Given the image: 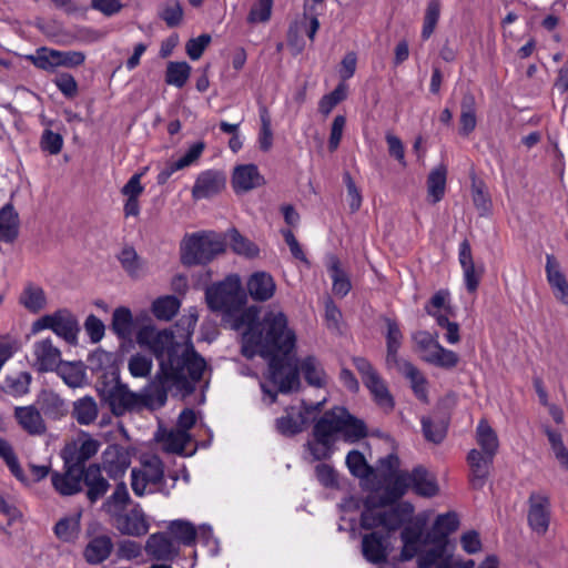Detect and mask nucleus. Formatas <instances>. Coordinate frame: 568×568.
I'll return each instance as SVG.
<instances>
[{
    "instance_id": "38",
    "label": "nucleus",
    "mask_w": 568,
    "mask_h": 568,
    "mask_svg": "<svg viewBox=\"0 0 568 568\" xmlns=\"http://www.w3.org/2000/svg\"><path fill=\"white\" fill-rule=\"evenodd\" d=\"M31 63L45 72H54L60 68V50L40 47L33 54L28 55Z\"/></svg>"
},
{
    "instance_id": "48",
    "label": "nucleus",
    "mask_w": 568,
    "mask_h": 568,
    "mask_svg": "<svg viewBox=\"0 0 568 568\" xmlns=\"http://www.w3.org/2000/svg\"><path fill=\"white\" fill-rule=\"evenodd\" d=\"M422 359L434 366L452 369L457 366L459 362L458 355L440 344L428 355H422Z\"/></svg>"
},
{
    "instance_id": "35",
    "label": "nucleus",
    "mask_w": 568,
    "mask_h": 568,
    "mask_svg": "<svg viewBox=\"0 0 568 568\" xmlns=\"http://www.w3.org/2000/svg\"><path fill=\"white\" fill-rule=\"evenodd\" d=\"M55 371L69 387H82L87 382L85 368L80 362H62Z\"/></svg>"
},
{
    "instance_id": "15",
    "label": "nucleus",
    "mask_w": 568,
    "mask_h": 568,
    "mask_svg": "<svg viewBox=\"0 0 568 568\" xmlns=\"http://www.w3.org/2000/svg\"><path fill=\"white\" fill-rule=\"evenodd\" d=\"M458 261L463 270V278L466 290L469 293L477 291L481 276L484 274V266H476L474 263L471 247L467 240L459 244Z\"/></svg>"
},
{
    "instance_id": "22",
    "label": "nucleus",
    "mask_w": 568,
    "mask_h": 568,
    "mask_svg": "<svg viewBox=\"0 0 568 568\" xmlns=\"http://www.w3.org/2000/svg\"><path fill=\"white\" fill-rule=\"evenodd\" d=\"M528 521L531 529L544 534L549 526V499L541 494H531Z\"/></svg>"
},
{
    "instance_id": "53",
    "label": "nucleus",
    "mask_w": 568,
    "mask_h": 568,
    "mask_svg": "<svg viewBox=\"0 0 568 568\" xmlns=\"http://www.w3.org/2000/svg\"><path fill=\"white\" fill-rule=\"evenodd\" d=\"M112 329L121 338H129L133 331L132 313L126 307H118L112 316Z\"/></svg>"
},
{
    "instance_id": "2",
    "label": "nucleus",
    "mask_w": 568,
    "mask_h": 568,
    "mask_svg": "<svg viewBox=\"0 0 568 568\" xmlns=\"http://www.w3.org/2000/svg\"><path fill=\"white\" fill-rule=\"evenodd\" d=\"M136 343L149 349L159 362L164 384L190 387L191 381H200L206 367L204 358L192 343L179 342L171 329L144 325L136 333Z\"/></svg>"
},
{
    "instance_id": "9",
    "label": "nucleus",
    "mask_w": 568,
    "mask_h": 568,
    "mask_svg": "<svg viewBox=\"0 0 568 568\" xmlns=\"http://www.w3.org/2000/svg\"><path fill=\"white\" fill-rule=\"evenodd\" d=\"M323 403L316 405H301L298 407H291L285 410V415L276 419V429L285 436H292L301 433L308 424L312 415L318 412Z\"/></svg>"
},
{
    "instance_id": "40",
    "label": "nucleus",
    "mask_w": 568,
    "mask_h": 568,
    "mask_svg": "<svg viewBox=\"0 0 568 568\" xmlns=\"http://www.w3.org/2000/svg\"><path fill=\"white\" fill-rule=\"evenodd\" d=\"M476 440L483 454L493 457L496 455L499 447L498 437L486 419L479 420L477 425Z\"/></svg>"
},
{
    "instance_id": "32",
    "label": "nucleus",
    "mask_w": 568,
    "mask_h": 568,
    "mask_svg": "<svg viewBox=\"0 0 568 568\" xmlns=\"http://www.w3.org/2000/svg\"><path fill=\"white\" fill-rule=\"evenodd\" d=\"M19 215L11 204L0 210V242L12 243L19 234Z\"/></svg>"
},
{
    "instance_id": "61",
    "label": "nucleus",
    "mask_w": 568,
    "mask_h": 568,
    "mask_svg": "<svg viewBox=\"0 0 568 568\" xmlns=\"http://www.w3.org/2000/svg\"><path fill=\"white\" fill-rule=\"evenodd\" d=\"M231 247L236 254L248 258L256 257L260 253L258 247L253 242L242 236L236 230H233L231 233Z\"/></svg>"
},
{
    "instance_id": "49",
    "label": "nucleus",
    "mask_w": 568,
    "mask_h": 568,
    "mask_svg": "<svg viewBox=\"0 0 568 568\" xmlns=\"http://www.w3.org/2000/svg\"><path fill=\"white\" fill-rule=\"evenodd\" d=\"M0 457L6 463L12 476L20 483L29 484L28 476L24 474L12 446L6 439L0 437Z\"/></svg>"
},
{
    "instance_id": "4",
    "label": "nucleus",
    "mask_w": 568,
    "mask_h": 568,
    "mask_svg": "<svg viewBox=\"0 0 568 568\" xmlns=\"http://www.w3.org/2000/svg\"><path fill=\"white\" fill-rule=\"evenodd\" d=\"M321 427L326 438L336 442L342 437L345 442L355 443L364 438L367 434L365 424L353 417L344 407H334L327 410L315 423L314 433Z\"/></svg>"
},
{
    "instance_id": "60",
    "label": "nucleus",
    "mask_w": 568,
    "mask_h": 568,
    "mask_svg": "<svg viewBox=\"0 0 568 568\" xmlns=\"http://www.w3.org/2000/svg\"><path fill=\"white\" fill-rule=\"evenodd\" d=\"M346 465L352 475L358 478H367L372 474L371 466L364 455L358 450H351L346 456Z\"/></svg>"
},
{
    "instance_id": "62",
    "label": "nucleus",
    "mask_w": 568,
    "mask_h": 568,
    "mask_svg": "<svg viewBox=\"0 0 568 568\" xmlns=\"http://www.w3.org/2000/svg\"><path fill=\"white\" fill-rule=\"evenodd\" d=\"M273 0H257L251 8L247 22L251 24L267 22L271 18Z\"/></svg>"
},
{
    "instance_id": "29",
    "label": "nucleus",
    "mask_w": 568,
    "mask_h": 568,
    "mask_svg": "<svg viewBox=\"0 0 568 568\" xmlns=\"http://www.w3.org/2000/svg\"><path fill=\"white\" fill-rule=\"evenodd\" d=\"M113 550V541L108 535L93 537L84 548L83 556L90 565H99L106 560Z\"/></svg>"
},
{
    "instance_id": "56",
    "label": "nucleus",
    "mask_w": 568,
    "mask_h": 568,
    "mask_svg": "<svg viewBox=\"0 0 568 568\" xmlns=\"http://www.w3.org/2000/svg\"><path fill=\"white\" fill-rule=\"evenodd\" d=\"M471 199L480 216H487L491 212V199L484 182H473Z\"/></svg>"
},
{
    "instance_id": "8",
    "label": "nucleus",
    "mask_w": 568,
    "mask_h": 568,
    "mask_svg": "<svg viewBox=\"0 0 568 568\" xmlns=\"http://www.w3.org/2000/svg\"><path fill=\"white\" fill-rule=\"evenodd\" d=\"M408 488L423 497H433L439 490L435 476L423 466H417L410 473H400L396 476L394 491L402 496Z\"/></svg>"
},
{
    "instance_id": "42",
    "label": "nucleus",
    "mask_w": 568,
    "mask_h": 568,
    "mask_svg": "<svg viewBox=\"0 0 568 568\" xmlns=\"http://www.w3.org/2000/svg\"><path fill=\"white\" fill-rule=\"evenodd\" d=\"M542 432L547 436L550 449L564 469H568V448L564 444L562 433L554 429L547 424L541 425Z\"/></svg>"
},
{
    "instance_id": "26",
    "label": "nucleus",
    "mask_w": 568,
    "mask_h": 568,
    "mask_svg": "<svg viewBox=\"0 0 568 568\" xmlns=\"http://www.w3.org/2000/svg\"><path fill=\"white\" fill-rule=\"evenodd\" d=\"M145 550L158 560H169L178 555L179 547L168 532H156L148 538Z\"/></svg>"
},
{
    "instance_id": "51",
    "label": "nucleus",
    "mask_w": 568,
    "mask_h": 568,
    "mask_svg": "<svg viewBox=\"0 0 568 568\" xmlns=\"http://www.w3.org/2000/svg\"><path fill=\"white\" fill-rule=\"evenodd\" d=\"M365 386L369 389L374 396L375 402L385 409H390L394 406V400L389 394L386 384L378 374L371 376L365 383Z\"/></svg>"
},
{
    "instance_id": "59",
    "label": "nucleus",
    "mask_w": 568,
    "mask_h": 568,
    "mask_svg": "<svg viewBox=\"0 0 568 568\" xmlns=\"http://www.w3.org/2000/svg\"><path fill=\"white\" fill-rule=\"evenodd\" d=\"M440 16V1L429 0L424 16L422 38L427 40L434 33Z\"/></svg>"
},
{
    "instance_id": "28",
    "label": "nucleus",
    "mask_w": 568,
    "mask_h": 568,
    "mask_svg": "<svg viewBox=\"0 0 568 568\" xmlns=\"http://www.w3.org/2000/svg\"><path fill=\"white\" fill-rule=\"evenodd\" d=\"M36 405L44 416L54 420L60 419L68 413L65 402L52 390H42L38 395Z\"/></svg>"
},
{
    "instance_id": "27",
    "label": "nucleus",
    "mask_w": 568,
    "mask_h": 568,
    "mask_svg": "<svg viewBox=\"0 0 568 568\" xmlns=\"http://www.w3.org/2000/svg\"><path fill=\"white\" fill-rule=\"evenodd\" d=\"M399 373H402L409 382L414 395L422 402H428V381L426 376L410 362L405 361L404 363L395 366Z\"/></svg>"
},
{
    "instance_id": "18",
    "label": "nucleus",
    "mask_w": 568,
    "mask_h": 568,
    "mask_svg": "<svg viewBox=\"0 0 568 568\" xmlns=\"http://www.w3.org/2000/svg\"><path fill=\"white\" fill-rule=\"evenodd\" d=\"M255 164H241L234 168L232 174V186L235 193H245L264 184Z\"/></svg>"
},
{
    "instance_id": "37",
    "label": "nucleus",
    "mask_w": 568,
    "mask_h": 568,
    "mask_svg": "<svg viewBox=\"0 0 568 568\" xmlns=\"http://www.w3.org/2000/svg\"><path fill=\"white\" fill-rule=\"evenodd\" d=\"M300 369L311 386L324 387L327 384V375L316 357L304 358L300 364Z\"/></svg>"
},
{
    "instance_id": "11",
    "label": "nucleus",
    "mask_w": 568,
    "mask_h": 568,
    "mask_svg": "<svg viewBox=\"0 0 568 568\" xmlns=\"http://www.w3.org/2000/svg\"><path fill=\"white\" fill-rule=\"evenodd\" d=\"M158 385L145 388L139 395L141 396V408L149 407L151 409L162 407L168 399V392L175 390L178 394L183 396L192 393L194 390L195 384L199 381H191L190 387H180L178 385H165L163 378L160 376V371L156 373Z\"/></svg>"
},
{
    "instance_id": "64",
    "label": "nucleus",
    "mask_w": 568,
    "mask_h": 568,
    "mask_svg": "<svg viewBox=\"0 0 568 568\" xmlns=\"http://www.w3.org/2000/svg\"><path fill=\"white\" fill-rule=\"evenodd\" d=\"M30 382L31 375L27 372L8 375L4 379L6 387L14 395H23L28 393Z\"/></svg>"
},
{
    "instance_id": "46",
    "label": "nucleus",
    "mask_w": 568,
    "mask_h": 568,
    "mask_svg": "<svg viewBox=\"0 0 568 568\" xmlns=\"http://www.w3.org/2000/svg\"><path fill=\"white\" fill-rule=\"evenodd\" d=\"M335 442L325 437L318 427L317 433L313 432V439L307 442V449L311 455V460H324L331 457L333 453V445Z\"/></svg>"
},
{
    "instance_id": "10",
    "label": "nucleus",
    "mask_w": 568,
    "mask_h": 568,
    "mask_svg": "<svg viewBox=\"0 0 568 568\" xmlns=\"http://www.w3.org/2000/svg\"><path fill=\"white\" fill-rule=\"evenodd\" d=\"M102 397L110 406L112 413L122 416L129 410L141 408V396L116 382L113 386L101 392Z\"/></svg>"
},
{
    "instance_id": "33",
    "label": "nucleus",
    "mask_w": 568,
    "mask_h": 568,
    "mask_svg": "<svg viewBox=\"0 0 568 568\" xmlns=\"http://www.w3.org/2000/svg\"><path fill=\"white\" fill-rule=\"evenodd\" d=\"M156 439L162 444L163 450L168 453L182 454L184 453L186 445L191 443L192 436L190 433L170 429L160 430L156 435Z\"/></svg>"
},
{
    "instance_id": "39",
    "label": "nucleus",
    "mask_w": 568,
    "mask_h": 568,
    "mask_svg": "<svg viewBox=\"0 0 568 568\" xmlns=\"http://www.w3.org/2000/svg\"><path fill=\"white\" fill-rule=\"evenodd\" d=\"M459 527L458 515L454 511L438 515L433 525V534L428 537L435 540H445L448 544L447 537L457 530Z\"/></svg>"
},
{
    "instance_id": "54",
    "label": "nucleus",
    "mask_w": 568,
    "mask_h": 568,
    "mask_svg": "<svg viewBox=\"0 0 568 568\" xmlns=\"http://www.w3.org/2000/svg\"><path fill=\"white\" fill-rule=\"evenodd\" d=\"M180 301L172 295L156 298L152 304V312L158 320L170 321L178 313Z\"/></svg>"
},
{
    "instance_id": "45",
    "label": "nucleus",
    "mask_w": 568,
    "mask_h": 568,
    "mask_svg": "<svg viewBox=\"0 0 568 568\" xmlns=\"http://www.w3.org/2000/svg\"><path fill=\"white\" fill-rule=\"evenodd\" d=\"M432 547L419 554L417 564L418 568H436L440 562H449L445 558L446 541L432 539Z\"/></svg>"
},
{
    "instance_id": "36",
    "label": "nucleus",
    "mask_w": 568,
    "mask_h": 568,
    "mask_svg": "<svg viewBox=\"0 0 568 568\" xmlns=\"http://www.w3.org/2000/svg\"><path fill=\"white\" fill-rule=\"evenodd\" d=\"M447 180V168L444 164H439L434 168L427 178V194L432 203L439 202L446 190Z\"/></svg>"
},
{
    "instance_id": "41",
    "label": "nucleus",
    "mask_w": 568,
    "mask_h": 568,
    "mask_svg": "<svg viewBox=\"0 0 568 568\" xmlns=\"http://www.w3.org/2000/svg\"><path fill=\"white\" fill-rule=\"evenodd\" d=\"M168 534L174 540L175 545L182 544L191 546L194 544L197 531L195 527L185 520H172L168 526Z\"/></svg>"
},
{
    "instance_id": "6",
    "label": "nucleus",
    "mask_w": 568,
    "mask_h": 568,
    "mask_svg": "<svg viewBox=\"0 0 568 568\" xmlns=\"http://www.w3.org/2000/svg\"><path fill=\"white\" fill-rule=\"evenodd\" d=\"M131 487L139 497L158 493L170 495L164 478V465L160 457L150 455L141 459L140 467L131 471Z\"/></svg>"
},
{
    "instance_id": "24",
    "label": "nucleus",
    "mask_w": 568,
    "mask_h": 568,
    "mask_svg": "<svg viewBox=\"0 0 568 568\" xmlns=\"http://www.w3.org/2000/svg\"><path fill=\"white\" fill-rule=\"evenodd\" d=\"M82 480L85 484L87 497L91 503H95L103 497L109 487V481L103 477L100 465L91 464L82 468Z\"/></svg>"
},
{
    "instance_id": "7",
    "label": "nucleus",
    "mask_w": 568,
    "mask_h": 568,
    "mask_svg": "<svg viewBox=\"0 0 568 568\" xmlns=\"http://www.w3.org/2000/svg\"><path fill=\"white\" fill-rule=\"evenodd\" d=\"M44 329H51L59 337L70 344L77 342L79 324L75 316L67 308L58 310L51 314L43 315L32 323V334Z\"/></svg>"
},
{
    "instance_id": "25",
    "label": "nucleus",
    "mask_w": 568,
    "mask_h": 568,
    "mask_svg": "<svg viewBox=\"0 0 568 568\" xmlns=\"http://www.w3.org/2000/svg\"><path fill=\"white\" fill-rule=\"evenodd\" d=\"M246 286L251 297L258 302L272 298L276 290L273 276L264 271L253 273L248 277Z\"/></svg>"
},
{
    "instance_id": "1",
    "label": "nucleus",
    "mask_w": 568,
    "mask_h": 568,
    "mask_svg": "<svg viewBox=\"0 0 568 568\" xmlns=\"http://www.w3.org/2000/svg\"><path fill=\"white\" fill-rule=\"evenodd\" d=\"M205 298L213 311L227 316L239 313L233 328L243 329V355L247 358L260 355L268 362L267 381L261 383L263 400L273 404L277 392L288 393L298 388V366L293 354L296 336L288 328L287 317L282 311L270 310L260 322L257 307L243 310L247 297L236 274L207 287Z\"/></svg>"
},
{
    "instance_id": "23",
    "label": "nucleus",
    "mask_w": 568,
    "mask_h": 568,
    "mask_svg": "<svg viewBox=\"0 0 568 568\" xmlns=\"http://www.w3.org/2000/svg\"><path fill=\"white\" fill-rule=\"evenodd\" d=\"M493 459V456L485 455L477 449H471L468 453L467 462L470 467L469 480L475 489H480L484 487L489 475Z\"/></svg>"
},
{
    "instance_id": "34",
    "label": "nucleus",
    "mask_w": 568,
    "mask_h": 568,
    "mask_svg": "<svg viewBox=\"0 0 568 568\" xmlns=\"http://www.w3.org/2000/svg\"><path fill=\"white\" fill-rule=\"evenodd\" d=\"M19 303L29 312L36 314L47 305V296L43 288L33 283L27 284L19 297Z\"/></svg>"
},
{
    "instance_id": "14",
    "label": "nucleus",
    "mask_w": 568,
    "mask_h": 568,
    "mask_svg": "<svg viewBox=\"0 0 568 568\" xmlns=\"http://www.w3.org/2000/svg\"><path fill=\"white\" fill-rule=\"evenodd\" d=\"M225 175L221 171L205 170L201 172L192 187L194 200L210 199L225 187Z\"/></svg>"
},
{
    "instance_id": "3",
    "label": "nucleus",
    "mask_w": 568,
    "mask_h": 568,
    "mask_svg": "<svg viewBox=\"0 0 568 568\" xmlns=\"http://www.w3.org/2000/svg\"><path fill=\"white\" fill-rule=\"evenodd\" d=\"M403 516L397 508L366 507L361 516V527L372 530L362 538V554L371 564L386 561L392 535L402 526Z\"/></svg>"
},
{
    "instance_id": "13",
    "label": "nucleus",
    "mask_w": 568,
    "mask_h": 568,
    "mask_svg": "<svg viewBox=\"0 0 568 568\" xmlns=\"http://www.w3.org/2000/svg\"><path fill=\"white\" fill-rule=\"evenodd\" d=\"M33 366L39 372H53L62 363L60 349L52 339L37 341L32 346Z\"/></svg>"
},
{
    "instance_id": "12",
    "label": "nucleus",
    "mask_w": 568,
    "mask_h": 568,
    "mask_svg": "<svg viewBox=\"0 0 568 568\" xmlns=\"http://www.w3.org/2000/svg\"><path fill=\"white\" fill-rule=\"evenodd\" d=\"M101 443L90 436L82 434L75 442L63 449L65 464H74L81 467L88 459L93 457L100 449Z\"/></svg>"
},
{
    "instance_id": "31",
    "label": "nucleus",
    "mask_w": 568,
    "mask_h": 568,
    "mask_svg": "<svg viewBox=\"0 0 568 568\" xmlns=\"http://www.w3.org/2000/svg\"><path fill=\"white\" fill-rule=\"evenodd\" d=\"M387 333H386V344H387V355H386V364L388 367H395L405 362L398 356V349L402 345L403 334L399 329L398 324L386 318Z\"/></svg>"
},
{
    "instance_id": "43",
    "label": "nucleus",
    "mask_w": 568,
    "mask_h": 568,
    "mask_svg": "<svg viewBox=\"0 0 568 568\" xmlns=\"http://www.w3.org/2000/svg\"><path fill=\"white\" fill-rule=\"evenodd\" d=\"M119 261L124 271L133 278H140L146 274L145 262L133 247H124L119 255Z\"/></svg>"
},
{
    "instance_id": "57",
    "label": "nucleus",
    "mask_w": 568,
    "mask_h": 568,
    "mask_svg": "<svg viewBox=\"0 0 568 568\" xmlns=\"http://www.w3.org/2000/svg\"><path fill=\"white\" fill-rule=\"evenodd\" d=\"M347 97V85L339 83L331 93L325 94L318 102V111L327 116L333 109Z\"/></svg>"
},
{
    "instance_id": "21",
    "label": "nucleus",
    "mask_w": 568,
    "mask_h": 568,
    "mask_svg": "<svg viewBox=\"0 0 568 568\" xmlns=\"http://www.w3.org/2000/svg\"><path fill=\"white\" fill-rule=\"evenodd\" d=\"M14 417L23 430L32 436H41L47 432V425L37 405L18 406Z\"/></svg>"
},
{
    "instance_id": "20",
    "label": "nucleus",
    "mask_w": 568,
    "mask_h": 568,
    "mask_svg": "<svg viewBox=\"0 0 568 568\" xmlns=\"http://www.w3.org/2000/svg\"><path fill=\"white\" fill-rule=\"evenodd\" d=\"M546 276L555 298L568 306V281L552 255L546 256Z\"/></svg>"
},
{
    "instance_id": "47",
    "label": "nucleus",
    "mask_w": 568,
    "mask_h": 568,
    "mask_svg": "<svg viewBox=\"0 0 568 568\" xmlns=\"http://www.w3.org/2000/svg\"><path fill=\"white\" fill-rule=\"evenodd\" d=\"M81 513L61 518L54 527L57 537L65 542L74 541L80 532Z\"/></svg>"
},
{
    "instance_id": "63",
    "label": "nucleus",
    "mask_w": 568,
    "mask_h": 568,
    "mask_svg": "<svg viewBox=\"0 0 568 568\" xmlns=\"http://www.w3.org/2000/svg\"><path fill=\"white\" fill-rule=\"evenodd\" d=\"M63 146V138L60 133H55L50 129H45L40 138V149L50 154L57 155Z\"/></svg>"
},
{
    "instance_id": "55",
    "label": "nucleus",
    "mask_w": 568,
    "mask_h": 568,
    "mask_svg": "<svg viewBox=\"0 0 568 568\" xmlns=\"http://www.w3.org/2000/svg\"><path fill=\"white\" fill-rule=\"evenodd\" d=\"M191 65L186 62H169L165 72V82L182 88L189 80Z\"/></svg>"
},
{
    "instance_id": "52",
    "label": "nucleus",
    "mask_w": 568,
    "mask_h": 568,
    "mask_svg": "<svg viewBox=\"0 0 568 568\" xmlns=\"http://www.w3.org/2000/svg\"><path fill=\"white\" fill-rule=\"evenodd\" d=\"M129 501L130 495L126 485L119 483L112 495L103 503L102 507L110 516L119 515V513L124 510Z\"/></svg>"
},
{
    "instance_id": "44",
    "label": "nucleus",
    "mask_w": 568,
    "mask_h": 568,
    "mask_svg": "<svg viewBox=\"0 0 568 568\" xmlns=\"http://www.w3.org/2000/svg\"><path fill=\"white\" fill-rule=\"evenodd\" d=\"M99 414L97 402L91 396H84L73 403L72 415L80 425L92 424Z\"/></svg>"
},
{
    "instance_id": "30",
    "label": "nucleus",
    "mask_w": 568,
    "mask_h": 568,
    "mask_svg": "<svg viewBox=\"0 0 568 568\" xmlns=\"http://www.w3.org/2000/svg\"><path fill=\"white\" fill-rule=\"evenodd\" d=\"M403 542L399 558L402 561H408L420 552L422 547L425 545L423 540L422 529L417 526H406L400 532Z\"/></svg>"
},
{
    "instance_id": "5",
    "label": "nucleus",
    "mask_w": 568,
    "mask_h": 568,
    "mask_svg": "<svg viewBox=\"0 0 568 568\" xmlns=\"http://www.w3.org/2000/svg\"><path fill=\"white\" fill-rule=\"evenodd\" d=\"M225 242L221 234L202 231L187 234L181 242V260L184 265L206 264L223 253Z\"/></svg>"
},
{
    "instance_id": "17",
    "label": "nucleus",
    "mask_w": 568,
    "mask_h": 568,
    "mask_svg": "<svg viewBox=\"0 0 568 568\" xmlns=\"http://www.w3.org/2000/svg\"><path fill=\"white\" fill-rule=\"evenodd\" d=\"M130 464L129 453L119 445H110L102 453L103 469L113 479L122 477Z\"/></svg>"
},
{
    "instance_id": "58",
    "label": "nucleus",
    "mask_w": 568,
    "mask_h": 568,
    "mask_svg": "<svg viewBox=\"0 0 568 568\" xmlns=\"http://www.w3.org/2000/svg\"><path fill=\"white\" fill-rule=\"evenodd\" d=\"M328 270L333 280L334 294L341 297L345 296L351 290V282L341 268L338 260L333 258Z\"/></svg>"
},
{
    "instance_id": "19",
    "label": "nucleus",
    "mask_w": 568,
    "mask_h": 568,
    "mask_svg": "<svg viewBox=\"0 0 568 568\" xmlns=\"http://www.w3.org/2000/svg\"><path fill=\"white\" fill-rule=\"evenodd\" d=\"M63 474L52 473L51 481L54 489L62 496H71L81 490L82 467L74 464H68Z\"/></svg>"
},
{
    "instance_id": "50",
    "label": "nucleus",
    "mask_w": 568,
    "mask_h": 568,
    "mask_svg": "<svg viewBox=\"0 0 568 568\" xmlns=\"http://www.w3.org/2000/svg\"><path fill=\"white\" fill-rule=\"evenodd\" d=\"M459 123H460L459 132L462 135H468L476 128L477 118H476V109H475V99L470 94L465 95L463 98V101L460 104Z\"/></svg>"
},
{
    "instance_id": "16",
    "label": "nucleus",
    "mask_w": 568,
    "mask_h": 568,
    "mask_svg": "<svg viewBox=\"0 0 568 568\" xmlns=\"http://www.w3.org/2000/svg\"><path fill=\"white\" fill-rule=\"evenodd\" d=\"M115 528L123 535L140 537L145 535L150 525L144 513L139 508H133L128 513L113 515Z\"/></svg>"
}]
</instances>
